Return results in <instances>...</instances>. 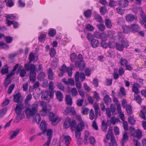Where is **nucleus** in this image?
Segmentation results:
<instances>
[{
	"mask_svg": "<svg viewBox=\"0 0 146 146\" xmlns=\"http://www.w3.org/2000/svg\"><path fill=\"white\" fill-rule=\"evenodd\" d=\"M13 99L14 102L17 103L15 109V113L17 115L16 118L17 120H20L25 117L24 114L21 113L23 108V104L22 103V96L20 93H18L15 95Z\"/></svg>",
	"mask_w": 146,
	"mask_h": 146,
	"instance_id": "obj_1",
	"label": "nucleus"
},
{
	"mask_svg": "<svg viewBox=\"0 0 146 146\" xmlns=\"http://www.w3.org/2000/svg\"><path fill=\"white\" fill-rule=\"evenodd\" d=\"M38 106L37 104H34L32 106L31 109L29 108H27L25 110V113L27 118L29 119L31 116H33L34 120L36 123L39 124L41 121V118L40 115L35 114L37 112Z\"/></svg>",
	"mask_w": 146,
	"mask_h": 146,
	"instance_id": "obj_2",
	"label": "nucleus"
},
{
	"mask_svg": "<svg viewBox=\"0 0 146 146\" xmlns=\"http://www.w3.org/2000/svg\"><path fill=\"white\" fill-rule=\"evenodd\" d=\"M114 42L116 44L117 49L121 51H123L124 48H127L129 45V42L125 38L121 39L117 41L116 39L114 40Z\"/></svg>",
	"mask_w": 146,
	"mask_h": 146,
	"instance_id": "obj_3",
	"label": "nucleus"
},
{
	"mask_svg": "<svg viewBox=\"0 0 146 146\" xmlns=\"http://www.w3.org/2000/svg\"><path fill=\"white\" fill-rule=\"evenodd\" d=\"M84 126V122L83 121L78 124L76 128V131H75V137L77 139L80 138L81 135V132L82 131L83 127Z\"/></svg>",
	"mask_w": 146,
	"mask_h": 146,
	"instance_id": "obj_4",
	"label": "nucleus"
},
{
	"mask_svg": "<svg viewBox=\"0 0 146 146\" xmlns=\"http://www.w3.org/2000/svg\"><path fill=\"white\" fill-rule=\"evenodd\" d=\"M55 115L52 112H50L49 113V119L50 121L52 122V124L53 125H54L57 124L56 123V121L57 120L59 117H56L55 118Z\"/></svg>",
	"mask_w": 146,
	"mask_h": 146,
	"instance_id": "obj_5",
	"label": "nucleus"
},
{
	"mask_svg": "<svg viewBox=\"0 0 146 146\" xmlns=\"http://www.w3.org/2000/svg\"><path fill=\"white\" fill-rule=\"evenodd\" d=\"M24 68L27 71H31L34 70H36V67L35 65L34 64L31 63V62H29L26 64H25L24 66Z\"/></svg>",
	"mask_w": 146,
	"mask_h": 146,
	"instance_id": "obj_6",
	"label": "nucleus"
},
{
	"mask_svg": "<svg viewBox=\"0 0 146 146\" xmlns=\"http://www.w3.org/2000/svg\"><path fill=\"white\" fill-rule=\"evenodd\" d=\"M74 65L76 68L79 67L81 71L83 70L85 68V64L84 61L79 62L78 61H76L75 62Z\"/></svg>",
	"mask_w": 146,
	"mask_h": 146,
	"instance_id": "obj_7",
	"label": "nucleus"
},
{
	"mask_svg": "<svg viewBox=\"0 0 146 146\" xmlns=\"http://www.w3.org/2000/svg\"><path fill=\"white\" fill-rule=\"evenodd\" d=\"M35 70H31L30 72V79L32 83H34L35 81V78L36 76Z\"/></svg>",
	"mask_w": 146,
	"mask_h": 146,
	"instance_id": "obj_8",
	"label": "nucleus"
},
{
	"mask_svg": "<svg viewBox=\"0 0 146 146\" xmlns=\"http://www.w3.org/2000/svg\"><path fill=\"white\" fill-rule=\"evenodd\" d=\"M129 138V136L127 132H125L123 135L122 138L121 143L122 146H124V144L126 143Z\"/></svg>",
	"mask_w": 146,
	"mask_h": 146,
	"instance_id": "obj_9",
	"label": "nucleus"
},
{
	"mask_svg": "<svg viewBox=\"0 0 146 146\" xmlns=\"http://www.w3.org/2000/svg\"><path fill=\"white\" fill-rule=\"evenodd\" d=\"M69 113H71L73 115L76 113V112L74 108L72 107H67L65 110L64 113L65 115H67Z\"/></svg>",
	"mask_w": 146,
	"mask_h": 146,
	"instance_id": "obj_10",
	"label": "nucleus"
},
{
	"mask_svg": "<svg viewBox=\"0 0 146 146\" xmlns=\"http://www.w3.org/2000/svg\"><path fill=\"white\" fill-rule=\"evenodd\" d=\"M131 30L133 33L138 32L140 30L139 26L137 24H133L130 26Z\"/></svg>",
	"mask_w": 146,
	"mask_h": 146,
	"instance_id": "obj_11",
	"label": "nucleus"
},
{
	"mask_svg": "<svg viewBox=\"0 0 146 146\" xmlns=\"http://www.w3.org/2000/svg\"><path fill=\"white\" fill-rule=\"evenodd\" d=\"M56 96L57 99L59 101L61 102L63 100V96L62 94L60 91H56Z\"/></svg>",
	"mask_w": 146,
	"mask_h": 146,
	"instance_id": "obj_12",
	"label": "nucleus"
},
{
	"mask_svg": "<svg viewBox=\"0 0 146 146\" xmlns=\"http://www.w3.org/2000/svg\"><path fill=\"white\" fill-rule=\"evenodd\" d=\"M128 3L129 1L127 0H120L118 3L121 7L124 8L128 5Z\"/></svg>",
	"mask_w": 146,
	"mask_h": 146,
	"instance_id": "obj_13",
	"label": "nucleus"
},
{
	"mask_svg": "<svg viewBox=\"0 0 146 146\" xmlns=\"http://www.w3.org/2000/svg\"><path fill=\"white\" fill-rule=\"evenodd\" d=\"M49 113V110L47 108L46 106H44L41 111V115L43 116H46L48 115Z\"/></svg>",
	"mask_w": 146,
	"mask_h": 146,
	"instance_id": "obj_14",
	"label": "nucleus"
},
{
	"mask_svg": "<svg viewBox=\"0 0 146 146\" xmlns=\"http://www.w3.org/2000/svg\"><path fill=\"white\" fill-rule=\"evenodd\" d=\"M100 44L98 40L95 39H93L91 40V44L94 48H96Z\"/></svg>",
	"mask_w": 146,
	"mask_h": 146,
	"instance_id": "obj_15",
	"label": "nucleus"
},
{
	"mask_svg": "<svg viewBox=\"0 0 146 146\" xmlns=\"http://www.w3.org/2000/svg\"><path fill=\"white\" fill-rule=\"evenodd\" d=\"M125 18L127 21L131 22L134 20L135 17L133 14H129L127 15Z\"/></svg>",
	"mask_w": 146,
	"mask_h": 146,
	"instance_id": "obj_16",
	"label": "nucleus"
},
{
	"mask_svg": "<svg viewBox=\"0 0 146 146\" xmlns=\"http://www.w3.org/2000/svg\"><path fill=\"white\" fill-rule=\"evenodd\" d=\"M122 28L124 33L127 34L129 32L131 31L130 27L124 25L122 26Z\"/></svg>",
	"mask_w": 146,
	"mask_h": 146,
	"instance_id": "obj_17",
	"label": "nucleus"
},
{
	"mask_svg": "<svg viewBox=\"0 0 146 146\" xmlns=\"http://www.w3.org/2000/svg\"><path fill=\"white\" fill-rule=\"evenodd\" d=\"M66 104L68 105L71 106L72 104V98L70 95H66Z\"/></svg>",
	"mask_w": 146,
	"mask_h": 146,
	"instance_id": "obj_18",
	"label": "nucleus"
},
{
	"mask_svg": "<svg viewBox=\"0 0 146 146\" xmlns=\"http://www.w3.org/2000/svg\"><path fill=\"white\" fill-rule=\"evenodd\" d=\"M71 121V119L69 117H67L65 119L64 122V127L66 128H67L69 127Z\"/></svg>",
	"mask_w": 146,
	"mask_h": 146,
	"instance_id": "obj_19",
	"label": "nucleus"
},
{
	"mask_svg": "<svg viewBox=\"0 0 146 146\" xmlns=\"http://www.w3.org/2000/svg\"><path fill=\"white\" fill-rule=\"evenodd\" d=\"M40 128L41 130H45L46 131L47 129V125L46 122L45 121L42 120L40 125Z\"/></svg>",
	"mask_w": 146,
	"mask_h": 146,
	"instance_id": "obj_20",
	"label": "nucleus"
},
{
	"mask_svg": "<svg viewBox=\"0 0 146 146\" xmlns=\"http://www.w3.org/2000/svg\"><path fill=\"white\" fill-rule=\"evenodd\" d=\"M48 78L49 79L52 80L53 79V74L52 69L51 68H48L47 70Z\"/></svg>",
	"mask_w": 146,
	"mask_h": 146,
	"instance_id": "obj_21",
	"label": "nucleus"
},
{
	"mask_svg": "<svg viewBox=\"0 0 146 146\" xmlns=\"http://www.w3.org/2000/svg\"><path fill=\"white\" fill-rule=\"evenodd\" d=\"M92 14V11L90 9H88L84 12V16L87 18L90 17Z\"/></svg>",
	"mask_w": 146,
	"mask_h": 146,
	"instance_id": "obj_22",
	"label": "nucleus"
},
{
	"mask_svg": "<svg viewBox=\"0 0 146 146\" xmlns=\"http://www.w3.org/2000/svg\"><path fill=\"white\" fill-rule=\"evenodd\" d=\"M76 122L74 119H73L72 122L70 121L69 127H70L72 131H74L76 127Z\"/></svg>",
	"mask_w": 146,
	"mask_h": 146,
	"instance_id": "obj_23",
	"label": "nucleus"
},
{
	"mask_svg": "<svg viewBox=\"0 0 146 146\" xmlns=\"http://www.w3.org/2000/svg\"><path fill=\"white\" fill-rule=\"evenodd\" d=\"M104 100L106 105H109L111 102V99L108 95H106L104 97Z\"/></svg>",
	"mask_w": 146,
	"mask_h": 146,
	"instance_id": "obj_24",
	"label": "nucleus"
},
{
	"mask_svg": "<svg viewBox=\"0 0 146 146\" xmlns=\"http://www.w3.org/2000/svg\"><path fill=\"white\" fill-rule=\"evenodd\" d=\"M139 85L137 83H135L133 84V86L132 88V91L134 92L135 93L138 94L139 93V90L138 88L137 87L138 85Z\"/></svg>",
	"mask_w": 146,
	"mask_h": 146,
	"instance_id": "obj_25",
	"label": "nucleus"
},
{
	"mask_svg": "<svg viewBox=\"0 0 146 146\" xmlns=\"http://www.w3.org/2000/svg\"><path fill=\"white\" fill-rule=\"evenodd\" d=\"M64 139L65 141V143L66 146H68L70 143V140H71V138L68 135H66L64 137Z\"/></svg>",
	"mask_w": 146,
	"mask_h": 146,
	"instance_id": "obj_26",
	"label": "nucleus"
},
{
	"mask_svg": "<svg viewBox=\"0 0 146 146\" xmlns=\"http://www.w3.org/2000/svg\"><path fill=\"white\" fill-rule=\"evenodd\" d=\"M56 32L55 29H52L50 30L48 34L50 36L54 37L56 35Z\"/></svg>",
	"mask_w": 146,
	"mask_h": 146,
	"instance_id": "obj_27",
	"label": "nucleus"
},
{
	"mask_svg": "<svg viewBox=\"0 0 146 146\" xmlns=\"http://www.w3.org/2000/svg\"><path fill=\"white\" fill-rule=\"evenodd\" d=\"M118 37H115L114 40L116 39L117 41L119 40L120 39L122 38H124V35L123 34V33L121 31H119L118 32Z\"/></svg>",
	"mask_w": 146,
	"mask_h": 146,
	"instance_id": "obj_28",
	"label": "nucleus"
},
{
	"mask_svg": "<svg viewBox=\"0 0 146 146\" xmlns=\"http://www.w3.org/2000/svg\"><path fill=\"white\" fill-rule=\"evenodd\" d=\"M71 60L72 62H76L77 59V56L75 53H73L70 55Z\"/></svg>",
	"mask_w": 146,
	"mask_h": 146,
	"instance_id": "obj_29",
	"label": "nucleus"
},
{
	"mask_svg": "<svg viewBox=\"0 0 146 146\" xmlns=\"http://www.w3.org/2000/svg\"><path fill=\"white\" fill-rule=\"evenodd\" d=\"M128 121L129 123L132 125L135 124L136 121L134 118L132 116H130L128 118Z\"/></svg>",
	"mask_w": 146,
	"mask_h": 146,
	"instance_id": "obj_30",
	"label": "nucleus"
},
{
	"mask_svg": "<svg viewBox=\"0 0 146 146\" xmlns=\"http://www.w3.org/2000/svg\"><path fill=\"white\" fill-rule=\"evenodd\" d=\"M142 132L139 129H137L136 130V133L134 137H137L138 139H140L142 137Z\"/></svg>",
	"mask_w": 146,
	"mask_h": 146,
	"instance_id": "obj_31",
	"label": "nucleus"
},
{
	"mask_svg": "<svg viewBox=\"0 0 146 146\" xmlns=\"http://www.w3.org/2000/svg\"><path fill=\"white\" fill-rule=\"evenodd\" d=\"M105 25L108 28H111L112 25L110 20L108 19L105 20Z\"/></svg>",
	"mask_w": 146,
	"mask_h": 146,
	"instance_id": "obj_32",
	"label": "nucleus"
},
{
	"mask_svg": "<svg viewBox=\"0 0 146 146\" xmlns=\"http://www.w3.org/2000/svg\"><path fill=\"white\" fill-rule=\"evenodd\" d=\"M35 59V55L33 52H31L29 55V60L30 62L33 61Z\"/></svg>",
	"mask_w": 146,
	"mask_h": 146,
	"instance_id": "obj_33",
	"label": "nucleus"
},
{
	"mask_svg": "<svg viewBox=\"0 0 146 146\" xmlns=\"http://www.w3.org/2000/svg\"><path fill=\"white\" fill-rule=\"evenodd\" d=\"M19 130L17 129L13 132V133L9 137V139L10 140L13 139L14 137H15L17 134L19 133Z\"/></svg>",
	"mask_w": 146,
	"mask_h": 146,
	"instance_id": "obj_34",
	"label": "nucleus"
},
{
	"mask_svg": "<svg viewBox=\"0 0 146 146\" xmlns=\"http://www.w3.org/2000/svg\"><path fill=\"white\" fill-rule=\"evenodd\" d=\"M7 108H2L0 110V117H3L7 112Z\"/></svg>",
	"mask_w": 146,
	"mask_h": 146,
	"instance_id": "obj_35",
	"label": "nucleus"
},
{
	"mask_svg": "<svg viewBox=\"0 0 146 146\" xmlns=\"http://www.w3.org/2000/svg\"><path fill=\"white\" fill-rule=\"evenodd\" d=\"M85 29H86L87 31H93L94 29V27L90 24H87L86 25Z\"/></svg>",
	"mask_w": 146,
	"mask_h": 146,
	"instance_id": "obj_36",
	"label": "nucleus"
},
{
	"mask_svg": "<svg viewBox=\"0 0 146 146\" xmlns=\"http://www.w3.org/2000/svg\"><path fill=\"white\" fill-rule=\"evenodd\" d=\"M96 38H101L103 40L105 41L107 40V37L106 34L104 33H100V36L99 37L96 36Z\"/></svg>",
	"mask_w": 146,
	"mask_h": 146,
	"instance_id": "obj_37",
	"label": "nucleus"
},
{
	"mask_svg": "<svg viewBox=\"0 0 146 146\" xmlns=\"http://www.w3.org/2000/svg\"><path fill=\"white\" fill-rule=\"evenodd\" d=\"M130 131L131 135L134 137L136 133V131L135 130V128L132 126L130 127Z\"/></svg>",
	"mask_w": 146,
	"mask_h": 146,
	"instance_id": "obj_38",
	"label": "nucleus"
},
{
	"mask_svg": "<svg viewBox=\"0 0 146 146\" xmlns=\"http://www.w3.org/2000/svg\"><path fill=\"white\" fill-rule=\"evenodd\" d=\"M102 128L103 131L106 132L107 131V126L106 124V122L104 121H103L102 122Z\"/></svg>",
	"mask_w": 146,
	"mask_h": 146,
	"instance_id": "obj_39",
	"label": "nucleus"
},
{
	"mask_svg": "<svg viewBox=\"0 0 146 146\" xmlns=\"http://www.w3.org/2000/svg\"><path fill=\"white\" fill-rule=\"evenodd\" d=\"M49 95V92L45 90L44 91L43 93L42 96V98H43L44 100H45L47 98L48 96Z\"/></svg>",
	"mask_w": 146,
	"mask_h": 146,
	"instance_id": "obj_40",
	"label": "nucleus"
},
{
	"mask_svg": "<svg viewBox=\"0 0 146 146\" xmlns=\"http://www.w3.org/2000/svg\"><path fill=\"white\" fill-rule=\"evenodd\" d=\"M56 52L55 49L53 48H51L50 51V56L52 58L54 57L56 55Z\"/></svg>",
	"mask_w": 146,
	"mask_h": 146,
	"instance_id": "obj_41",
	"label": "nucleus"
},
{
	"mask_svg": "<svg viewBox=\"0 0 146 146\" xmlns=\"http://www.w3.org/2000/svg\"><path fill=\"white\" fill-rule=\"evenodd\" d=\"M46 135L48 136V137H50V138L52 139V135L53 131L51 129H48L47 130H46Z\"/></svg>",
	"mask_w": 146,
	"mask_h": 146,
	"instance_id": "obj_42",
	"label": "nucleus"
},
{
	"mask_svg": "<svg viewBox=\"0 0 146 146\" xmlns=\"http://www.w3.org/2000/svg\"><path fill=\"white\" fill-rule=\"evenodd\" d=\"M46 37V35L45 34L41 35L38 38V40L40 42L44 41L45 40V38Z\"/></svg>",
	"mask_w": 146,
	"mask_h": 146,
	"instance_id": "obj_43",
	"label": "nucleus"
},
{
	"mask_svg": "<svg viewBox=\"0 0 146 146\" xmlns=\"http://www.w3.org/2000/svg\"><path fill=\"white\" fill-rule=\"evenodd\" d=\"M26 71L25 68H23L19 73L20 76L22 78L24 77L26 74Z\"/></svg>",
	"mask_w": 146,
	"mask_h": 146,
	"instance_id": "obj_44",
	"label": "nucleus"
},
{
	"mask_svg": "<svg viewBox=\"0 0 146 146\" xmlns=\"http://www.w3.org/2000/svg\"><path fill=\"white\" fill-rule=\"evenodd\" d=\"M8 67L7 68H3L1 70V73L2 75L5 74H7L9 70L8 69Z\"/></svg>",
	"mask_w": 146,
	"mask_h": 146,
	"instance_id": "obj_45",
	"label": "nucleus"
},
{
	"mask_svg": "<svg viewBox=\"0 0 146 146\" xmlns=\"http://www.w3.org/2000/svg\"><path fill=\"white\" fill-rule=\"evenodd\" d=\"M13 39V37L10 36H6L4 38V40L7 43H10L12 41Z\"/></svg>",
	"mask_w": 146,
	"mask_h": 146,
	"instance_id": "obj_46",
	"label": "nucleus"
},
{
	"mask_svg": "<svg viewBox=\"0 0 146 146\" xmlns=\"http://www.w3.org/2000/svg\"><path fill=\"white\" fill-rule=\"evenodd\" d=\"M32 95L31 94H29L27 95L25 101V103L26 104H27L28 103L29 101L32 99Z\"/></svg>",
	"mask_w": 146,
	"mask_h": 146,
	"instance_id": "obj_47",
	"label": "nucleus"
},
{
	"mask_svg": "<svg viewBox=\"0 0 146 146\" xmlns=\"http://www.w3.org/2000/svg\"><path fill=\"white\" fill-rule=\"evenodd\" d=\"M71 92L72 97H75L77 95L78 92L76 88H72L71 90Z\"/></svg>",
	"mask_w": 146,
	"mask_h": 146,
	"instance_id": "obj_48",
	"label": "nucleus"
},
{
	"mask_svg": "<svg viewBox=\"0 0 146 146\" xmlns=\"http://www.w3.org/2000/svg\"><path fill=\"white\" fill-rule=\"evenodd\" d=\"M95 17L97 21L101 23H102L103 20L101 16L99 15H95Z\"/></svg>",
	"mask_w": 146,
	"mask_h": 146,
	"instance_id": "obj_49",
	"label": "nucleus"
},
{
	"mask_svg": "<svg viewBox=\"0 0 146 146\" xmlns=\"http://www.w3.org/2000/svg\"><path fill=\"white\" fill-rule=\"evenodd\" d=\"M128 63L127 60L125 58H121L120 61V64L122 66H126Z\"/></svg>",
	"mask_w": 146,
	"mask_h": 146,
	"instance_id": "obj_50",
	"label": "nucleus"
},
{
	"mask_svg": "<svg viewBox=\"0 0 146 146\" xmlns=\"http://www.w3.org/2000/svg\"><path fill=\"white\" fill-rule=\"evenodd\" d=\"M126 110L127 111V113L129 115H130L132 113V111L131 109V105L127 106L126 108Z\"/></svg>",
	"mask_w": 146,
	"mask_h": 146,
	"instance_id": "obj_51",
	"label": "nucleus"
},
{
	"mask_svg": "<svg viewBox=\"0 0 146 146\" xmlns=\"http://www.w3.org/2000/svg\"><path fill=\"white\" fill-rule=\"evenodd\" d=\"M45 77V74L43 72L40 73L37 76V78L38 79L42 80Z\"/></svg>",
	"mask_w": 146,
	"mask_h": 146,
	"instance_id": "obj_52",
	"label": "nucleus"
},
{
	"mask_svg": "<svg viewBox=\"0 0 146 146\" xmlns=\"http://www.w3.org/2000/svg\"><path fill=\"white\" fill-rule=\"evenodd\" d=\"M97 27L101 31H103L105 29V26L103 24H99L97 25Z\"/></svg>",
	"mask_w": 146,
	"mask_h": 146,
	"instance_id": "obj_53",
	"label": "nucleus"
},
{
	"mask_svg": "<svg viewBox=\"0 0 146 146\" xmlns=\"http://www.w3.org/2000/svg\"><path fill=\"white\" fill-rule=\"evenodd\" d=\"M15 86V85L14 84H12L10 86L8 90L7 93L8 94H9L12 93V91L13 89Z\"/></svg>",
	"mask_w": 146,
	"mask_h": 146,
	"instance_id": "obj_54",
	"label": "nucleus"
},
{
	"mask_svg": "<svg viewBox=\"0 0 146 146\" xmlns=\"http://www.w3.org/2000/svg\"><path fill=\"white\" fill-rule=\"evenodd\" d=\"M106 8L105 7H101L100 9V12L102 15H104L106 12Z\"/></svg>",
	"mask_w": 146,
	"mask_h": 146,
	"instance_id": "obj_55",
	"label": "nucleus"
},
{
	"mask_svg": "<svg viewBox=\"0 0 146 146\" xmlns=\"http://www.w3.org/2000/svg\"><path fill=\"white\" fill-rule=\"evenodd\" d=\"M84 72L85 75L88 77L91 74V70L89 68H86Z\"/></svg>",
	"mask_w": 146,
	"mask_h": 146,
	"instance_id": "obj_56",
	"label": "nucleus"
},
{
	"mask_svg": "<svg viewBox=\"0 0 146 146\" xmlns=\"http://www.w3.org/2000/svg\"><path fill=\"white\" fill-rule=\"evenodd\" d=\"M140 15L143 21L146 23V16L142 10L140 11Z\"/></svg>",
	"mask_w": 146,
	"mask_h": 146,
	"instance_id": "obj_57",
	"label": "nucleus"
},
{
	"mask_svg": "<svg viewBox=\"0 0 146 146\" xmlns=\"http://www.w3.org/2000/svg\"><path fill=\"white\" fill-rule=\"evenodd\" d=\"M84 98H82V99H79L77 100V104L78 106H82L83 105V104L84 102Z\"/></svg>",
	"mask_w": 146,
	"mask_h": 146,
	"instance_id": "obj_58",
	"label": "nucleus"
},
{
	"mask_svg": "<svg viewBox=\"0 0 146 146\" xmlns=\"http://www.w3.org/2000/svg\"><path fill=\"white\" fill-rule=\"evenodd\" d=\"M79 76L80 74L79 72H76L75 75V80L76 82H80L79 79Z\"/></svg>",
	"mask_w": 146,
	"mask_h": 146,
	"instance_id": "obj_59",
	"label": "nucleus"
},
{
	"mask_svg": "<svg viewBox=\"0 0 146 146\" xmlns=\"http://www.w3.org/2000/svg\"><path fill=\"white\" fill-rule=\"evenodd\" d=\"M111 121L113 125L115 124V123L117 121H120V120L118 118L116 119L114 117H112L111 119Z\"/></svg>",
	"mask_w": 146,
	"mask_h": 146,
	"instance_id": "obj_60",
	"label": "nucleus"
},
{
	"mask_svg": "<svg viewBox=\"0 0 146 146\" xmlns=\"http://www.w3.org/2000/svg\"><path fill=\"white\" fill-rule=\"evenodd\" d=\"M100 44L101 46L102 47L104 48H108V43H107L105 41L102 40L101 41L100 43Z\"/></svg>",
	"mask_w": 146,
	"mask_h": 146,
	"instance_id": "obj_61",
	"label": "nucleus"
},
{
	"mask_svg": "<svg viewBox=\"0 0 146 146\" xmlns=\"http://www.w3.org/2000/svg\"><path fill=\"white\" fill-rule=\"evenodd\" d=\"M108 47L110 48L113 49L116 47V45L113 44L111 41H109L108 43Z\"/></svg>",
	"mask_w": 146,
	"mask_h": 146,
	"instance_id": "obj_62",
	"label": "nucleus"
},
{
	"mask_svg": "<svg viewBox=\"0 0 146 146\" xmlns=\"http://www.w3.org/2000/svg\"><path fill=\"white\" fill-rule=\"evenodd\" d=\"M114 131L115 135H119V129L118 127L117 126L114 127Z\"/></svg>",
	"mask_w": 146,
	"mask_h": 146,
	"instance_id": "obj_63",
	"label": "nucleus"
},
{
	"mask_svg": "<svg viewBox=\"0 0 146 146\" xmlns=\"http://www.w3.org/2000/svg\"><path fill=\"white\" fill-rule=\"evenodd\" d=\"M99 81L97 78H94L93 80V84L95 87L98 86Z\"/></svg>",
	"mask_w": 146,
	"mask_h": 146,
	"instance_id": "obj_64",
	"label": "nucleus"
}]
</instances>
